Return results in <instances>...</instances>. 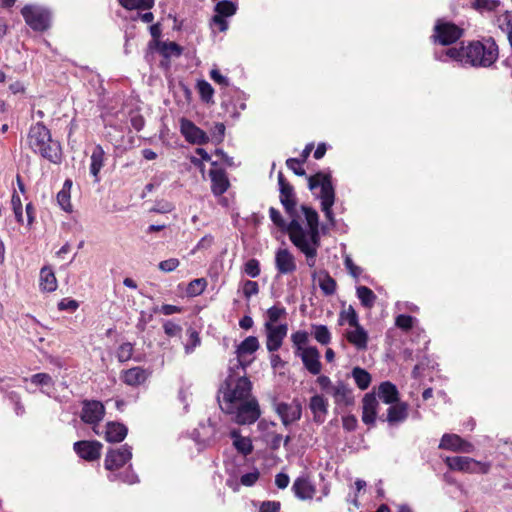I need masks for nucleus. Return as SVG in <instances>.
<instances>
[{
	"label": "nucleus",
	"mask_w": 512,
	"mask_h": 512,
	"mask_svg": "<svg viewBox=\"0 0 512 512\" xmlns=\"http://www.w3.org/2000/svg\"><path fill=\"white\" fill-rule=\"evenodd\" d=\"M251 382L245 376L231 373L218 391V403L221 410L234 415L238 424H252L260 416L258 402L251 396Z\"/></svg>",
	"instance_id": "f257e3e1"
},
{
	"label": "nucleus",
	"mask_w": 512,
	"mask_h": 512,
	"mask_svg": "<svg viewBox=\"0 0 512 512\" xmlns=\"http://www.w3.org/2000/svg\"><path fill=\"white\" fill-rule=\"evenodd\" d=\"M308 229L305 230L296 217H291L288 235L291 242L306 256L309 267L316 263L317 249L320 246L318 213L307 206H302Z\"/></svg>",
	"instance_id": "f03ea898"
},
{
	"label": "nucleus",
	"mask_w": 512,
	"mask_h": 512,
	"mask_svg": "<svg viewBox=\"0 0 512 512\" xmlns=\"http://www.w3.org/2000/svg\"><path fill=\"white\" fill-rule=\"evenodd\" d=\"M445 56L472 67H490L499 56L498 46L492 38L483 41L470 42L460 47H451L445 51Z\"/></svg>",
	"instance_id": "7ed1b4c3"
},
{
	"label": "nucleus",
	"mask_w": 512,
	"mask_h": 512,
	"mask_svg": "<svg viewBox=\"0 0 512 512\" xmlns=\"http://www.w3.org/2000/svg\"><path fill=\"white\" fill-rule=\"evenodd\" d=\"M28 145L36 153L52 163L61 161V146L52 140L49 129L42 123L31 126L28 133Z\"/></svg>",
	"instance_id": "20e7f679"
},
{
	"label": "nucleus",
	"mask_w": 512,
	"mask_h": 512,
	"mask_svg": "<svg viewBox=\"0 0 512 512\" xmlns=\"http://www.w3.org/2000/svg\"><path fill=\"white\" fill-rule=\"evenodd\" d=\"M308 186L311 191L320 188L318 197L321 200V208L325 217L330 222L334 221L332 206L335 202V191L331 180V175L318 172L308 177Z\"/></svg>",
	"instance_id": "39448f33"
},
{
	"label": "nucleus",
	"mask_w": 512,
	"mask_h": 512,
	"mask_svg": "<svg viewBox=\"0 0 512 512\" xmlns=\"http://www.w3.org/2000/svg\"><path fill=\"white\" fill-rule=\"evenodd\" d=\"M105 416L104 405L97 400H84L82 402V410L80 414L81 420L92 426L93 432L101 436L102 432L99 430V423Z\"/></svg>",
	"instance_id": "423d86ee"
},
{
	"label": "nucleus",
	"mask_w": 512,
	"mask_h": 512,
	"mask_svg": "<svg viewBox=\"0 0 512 512\" xmlns=\"http://www.w3.org/2000/svg\"><path fill=\"white\" fill-rule=\"evenodd\" d=\"M445 463L451 470H457L467 473L486 474L490 470L489 463H482L465 456L447 457Z\"/></svg>",
	"instance_id": "0eeeda50"
},
{
	"label": "nucleus",
	"mask_w": 512,
	"mask_h": 512,
	"mask_svg": "<svg viewBox=\"0 0 512 512\" xmlns=\"http://www.w3.org/2000/svg\"><path fill=\"white\" fill-rule=\"evenodd\" d=\"M21 12L26 23L32 29L43 31L49 27L50 15L48 11L36 6H25Z\"/></svg>",
	"instance_id": "6e6552de"
},
{
	"label": "nucleus",
	"mask_w": 512,
	"mask_h": 512,
	"mask_svg": "<svg viewBox=\"0 0 512 512\" xmlns=\"http://www.w3.org/2000/svg\"><path fill=\"white\" fill-rule=\"evenodd\" d=\"M278 184L280 190V202L290 217H296V196L293 186L288 183L282 172L278 173Z\"/></svg>",
	"instance_id": "1a4fd4ad"
},
{
	"label": "nucleus",
	"mask_w": 512,
	"mask_h": 512,
	"mask_svg": "<svg viewBox=\"0 0 512 512\" xmlns=\"http://www.w3.org/2000/svg\"><path fill=\"white\" fill-rule=\"evenodd\" d=\"M131 457V447L128 445H123L117 449H110L105 457V468L109 471H116L123 467Z\"/></svg>",
	"instance_id": "9d476101"
},
{
	"label": "nucleus",
	"mask_w": 512,
	"mask_h": 512,
	"mask_svg": "<svg viewBox=\"0 0 512 512\" xmlns=\"http://www.w3.org/2000/svg\"><path fill=\"white\" fill-rule=\"evenodd\" d=\"M266 331V347L269 352L277 351L283 343L284 338L288 332L287 324H272L265 323L264 325Z\"/></svg>",
	"instance_id": "9b49d317"
},
{
	"label": "nucleus",
	"mask_w": 512,
	"mask_h": 512,
	"mask_svg": "<svg viewBox=\"0 0 512 512\" xmlns=\"http://www.w3.org/2000/svg\"><path fill=\"white\" fill-rule=\"evenodd\" d=\"M434 37L442 45L456 42L462 36V29L450 22L439 21L434 28Z\"/></svg>",
	"instance_id": "f8f14e48"
},
{
	"label": "nucleus",
	"mask_w": 512,
	"mask_h": 512,
	"mask_svg": "<svg viewBox=\"0 0 512 512\" xmlns=\"http://www.w3.org/2000/svg\"><path fill=\"white\" fill-rule=\"evenodd\" d=\"M180 131L189 143L202 145L209 141L208 135L188 119H181Z\"/></svg>",
	"instance_id": "ddd939ff"
},
{
	"label": "nucleus",
	"mask_w": 512,
	"mask_h": 512,
	"mask_svg": "<svg viewBox=\"0 0 512 512\" xmlns=\"http://www.w3.org/2000/svg\"><path fill=\"white\" fill-rule=\"evenodd\" d=\"M103 445L98 441H77L73 448L79 457L86 461H95L100 458Z\"/></svg>",
	"instance_id": "4468645a"
},
{
	"label": "nucleus",
	"mask_w": 512,
	"mask_h": 512,
	"mask_svg": "<svg viewBox=\"0 0 512 512\" xmlns=\"http://www.w3.org/2000/svg\"><path fill=\"white\" fill-rule=\"evenodd\" d=\"M439 448L464 453H471L474 451V446L471 443L465 441L457 434L448 433L442 436Z\"/></svg>",
	"instance_id": "2eb2a0df"
},
{
	"label": "nucleus",
	"mask_w": 512,
	"mask_h": 512,
	"mask_svg": "<svg viewBox=\"0 0 512 512\" xmlns=\"http://www.w3.org/2000/svg\"><path fill=\"white\" fill-rule=\"evenodd\" d=\"M275 267L280 275L295 272L297 265L294 255L288 249H278L275 253Z\"/></svg>",
	"instance_id": "dca6fc26"
},
{
	"label": "nucleus",
	"mask_w": 512,
	"mask_h": 512,
	"mask_svg": "<svg viewBox=\"0 0 512 512\" xmlns=\"http://www.w3.org/2000/svg\"><path fill=\"white\" fill-rule=\"evenodd\" d=\"M296 356L300 357L304 367L313 375L320 374L322 364L320 362V353L316 347H307L300 351Z\"/></svg>",
	"instance_id": "f3484780"
},
{
	"label": "nucleus",
	"mask_w": 512,
	"mask_h": 512,
	"mask_svg": "<svg viewBox=\"0 0 512 512\" xmlns=\"http://www.w3.org/2000/svg\"><path fill=\"white\" fill-rule=\"evenodd\" d=\"M259 341L255 336H248L245 338L236 349V355L238 359L239 366L242 367L243 370L251 363V360L246 361V356L252 355L259 349Z\"/></svg>",
	"instance_id": "a211bd4d"
},
{
	"label": "nucleus",
	"mask_w": 512,
	"mask_h": 512,
	"mask_svg": "<svg viewBox=\"0 0 512 512\" xmlns=\"http://www.w3.org/2000/svg\"><path fill=\"white\" fill-rule=\"evenodd\" d=\"M336 405L338 406H350L354 403L353 391L348 384L343 381H337L331 391H328Z\"/></svg>",
	"instance_id": "6ab92c4d"
},
{
	"label": "nucleus",
	"mask_w": 512,
	"mask_h": 512,
	"mask_svg": "<svg viewBox=\"0 0 512 512\" xmlns=\"http://www.w3.org/2000/svg\"><path fill=\"white\" fill-rule=\"evenodd\" d=\"M347 341L357 350L364 351L367 349L369 336L367 331L359 324L345 331Z\"/></svg>",
	"instance_id": "aec40b11"
},
{
	"label": "nucleus",
	"mask_w": 512,
	"mask_h": 512,
	"mask_svg": "<svg viewBox=\"0 0 512 512\" xmlns=\"http://www.w3.org/2000/svg\"><path fill=\"white\" fill-rule=\"evenodd\" d=\"M362 421L366 425H374L377 416L378 401L374 394L368 393L362 401Z\"/></svg>",
	"instance_id": "412c9836"
},
{
	"label": "nucleus",
	"mask_w": 512,
	"mask_h": 512,
	"mask_svg": "<svg viewBox=\"0 0 512 512\" xmlns=\"http://www.w3.org/2000/svg\"><path fill=\"white\" fill-rule=\"evenodd\" d=\"M149 376L148 370L142 367H133L122 372L121 380L128 386L136 387L143 384Z\"/></svg>",
	"instance_id": "4be33fe9"
},
{
	"label": "nucleus",
	"mask_w": 512,
	"mask_h": 512,
	"mask_svg": "<svg viewBox=\"0 0 512 512\" xmlns=\"http://www.w3.org/2000/svg\"><path fill=\"white\" fill-rule=\"evenodd\" d=\"M209 176L211 178V190L214 195L220 196L227 191L229 180L223 169H211Z\"/></svg>",
	"instance_id": "5701e85b"
},
{
	"label": "nucleus",
	"mask_w": 512,
	"mask_h": 512,
	"mask_svg": "<svg viewBox=\"0 0 512 512\" xmlns=\"http://www.w3.org/2000/svg\"><path fill=\"white\" fill-rule=\"evenodd\" d=\"M127 427L119 422H108L105 426L104 438L107 442L118 443L125 439L127 436Z\"/></svg>",
	"instance_id": "b1692460"
},
{
	"label": "nucleus",
	"mask_w": 512,
	"mask_h": 512,
	"mask_svg": "<svg viewBox=\"0 0 512 512\" xmlns=\"http://www.w3.org/2000/svg\"><path fill=\"white\" fill-rule=\"evenodd\" d=\"M292 490L301 500L312 499L316 492L315 486L305 477L297 478L292 485Z\"/></svg>",
	"instance_id": "393cba45"
},
{
	"label": "nucleus",
	"mask_w": 512,
	"mask_h": 512,
	"mask_svg": "<svg viewBox=\"0 0 512 512\" xmlns=\"http://www.w3.org/2000/svg\"><path fill=\"white\" fill-rule=\"evenodd\" d=\"M312 277L314 281H317L324 295L331 296L336 292L337 283L326 270L314 272Z\"/></svg>",
	"instance_id": "a878e982"
},
{
	"label": "nucleus",
	"mask_w": 512,
	"mask_h": 512,
	"mask_svg": "<svg viewBox=\"0 0 512 512\" xmlns=\"http://www.w3.org/2000/svg\"><path fill=\"white\" fill-rule=\"evenodd\" d=\"M309 408L313 413L314 420L323 422L328 412V401L323 395L316 394L310 398Z\"/></svg>",
	"instance_id": "bb28decb"
},
{
	"label": "nucleus",
	"mask_w": 512,
	"mask_h": 512,
	"mask_svg": "<svg viewBox=\"0 0 512 512\" xmlns=\"http://www.w3.org/2000/svg\"><path fill=\"white\" fill-rule=\"evenodd\" d=\"M276 410L285 426L300 419L301 417V409L297 405L293 406L286 403H280L277 405Z\"/></svg>",
	"instance_id": "cd10ccee"
},
{
	"label": "nucleus",
	"mask_w": 512,
	"mask_h": 512,
	"mask_svg": "<svg viewBox=\"0 0 512 512\" xmlns=\"http://www.w3.org/2000/svg\"><path fill=\"white\" fill-rule=\"evenodd\" d=\"M90 173L94 177L95 182L99 181V172L104 166L105 152L100 145H96L91 154Z\"/></svg>",
	"instance_id": "c85d7f7f"
},
{
	"label": "nucleus",
	"mask_w": 512,
	"mask_h": 512,
	"mask_svg": "<svg viewBox=\"0 0 512 512\" xmlns=\"http://www.w3.org/2000/svg\"><path fill=\"white\" fill-rule=\"evenodd\" d=\"M407 405L405 403H393L388 408V413L386 418L380 417L382 421H387L390 424H394L397 422H401L407 418Z\"/></svg>",
	"instance_id": "c756f323"
},
{
	"label": "nucleus",
	"mask_w": 512,
	"mask_h": 512,
	"mask_svg": "<svg viewBox=\"0 0 512 512\" xmlns=\"http://www.w3.org/2000/svg\"><path fill=\"white\" fill-rule=\"evenodd\" d=\"M398 395L397 387L389 381L382 382L378 387V396L386 404L396 403Z\"/></svg>",
	"instance_id": "7c9ffc66"
},
{
	"label": "nucleus",
	"mask_w": 512,
	"mask_h": 512,
	"mask_svg": "<svg viewBox=\"0 0 512 512\" xmlns=\"http://www.w3.org/2000/svg\"><path fill=\"white\" fill-rule=\"evenodd\" d=\"M40 288L45 292H53L57 289V279L49 267H43L40 271Z\"/></svg>",
	"instance_id": "2f4dec72"
},
{
	"label": "nucleus",
	"mask_w": 512,
	"mask_h": 512,
	"mask_svg": "<svg viewBox=\"0 0 512 512\" xmlns=\"http://www.w3.org/2000/svg\"><path fill=\"white\" fill-rule=\"evenodd\" d=\"M72 187V182L70 180H66L63 184L62 189L57 193V203L62 210L65 212H72V204H71V195L70 190Z\"/></svg>",
	"instance_id": "473e14b6"
},
{
	"label": "nucleus",
	"mask_w": 512,
	"mask_h": 512,
	"mask_svg": "<svg viewBox=\"0 0 512 512\" xmlns=\"http://www.w3.org/2000/svg\"><path fill=\"white\" fill-rule=\"evenodd\" d=\"M230 435L233 439V446L238 452L245 456L252 452L253 446L249 438L242 437L236 430H233Z\"/></svg>",
	"instance_id": "72a5a7b5"
},
{
	"label": "nucleus",
	"mask_w": 512,
	"mask_h": 512,
	"mask_svg": "<svg viewBox=\"0 0 512 512\" xmlns=\"http://www.w3.org/2000/svg\"><path fill=\"white\" fill-rule=\"evenodd\" d=\"M200 98L206 104H214V89L206 80H198L196 84Z\"/></svg>",
	"instance_id": "f704fd0d"
},
{
	"label": "nucleus",
	"mask_w": 512,
	"mask_h": 512,
	"mask_svg": "<svg viewBox=\"0 0 512 512\" xmlns=\"http://www.w3.org/2000/svg\"><path fill=\"white\" fill-rule=\"evenodd\" d=\"M356 293L364 307L371 308L374 306L377 297L370 288L366 286H359L357 287Z\"/></svg>",
	"instance_id": "c9c22d12"
},
{
	"label": "nucleus",
	"mask_w": 512,
	"mask_h": 512,
	"mask_svg": "<svg viewBox=\"0 0 512 512\" xmlns=\"http://www.w3.org/2000/svg\"><path fill=\"white\" fill-rule=\"evenodd\" d=\"M352 377L361 390L367 389L371 383V375L360 367L353 368Z\"/></svg>",
	"instance_id": "e433bc0d"
},
{
	"label": "nucleus",
	"mask_w": 512,
	"mask_h": 512,
	"mask_svg": "<svg viewBox=\"0 0 512 512\" xmlns=\"http://www.w3.org/2000/svg\"><path fill=\"white\" fill-rule=\"evenodd\" d=\"M344 323H347L350 328L359 324L358 315L352 306H348L340 312L339 324L343 325Z\"/></svg>",
	"instance_id": "4c0bfd02"
},
{
	"label": "nucleus",
	"mask_w": 512,
	"mask_h": 512,
	"mask_svg": "<svg viewBox=\"0 0 512 512\" xmlns=\"http://www.w3.org/2000/svg\"><path fill=\"white\" fill-rule=\"evenodd\" d=\"M312 334L322 345H327L331 340V333L325 325H312Z\"/></svg>",
	"instance_id": "58836bf2"
},
{
	"label": "nucleus",
	"mask_w": 512,
	"mask_h": 512,
	"mask_svg": "<svg viewBox=\"0 0 512 512\" xmlns=\"http://www.w3.org/2000/svg\"><path fill=\"white\" fill-rule=\"evenodd\" d=\"M308 340L309 336L305 331H297L291 335V341L296 348L295 355L307 348L305 345L308 343Z\"/></svg>",
	"instance_id": "ea45409f"
},
{
	"label": "nucleus",
	"mask_w": 512,
	"mask_h": 512,
	"mask_svg": "<svg viewBox=\"0 0 512 512\" xmlns=\"http://www.w3.org/2000/svg\"><path fill=\"white\" fill-rule=\"evenodd\" d=\"M122 7L132 9H150L154 4V0H119Z\"/></svg>",
	"instance_id": "a19ab883"
},
{
	"label": "nucleus",
	"mask_w": 512,
	"mask_h": 512,
	"mask_svg": "<svg viewBox=\"0 0 512 512\" xmlns=\"http://www.w3.org/2000/svg\"><path fill=\"white\" fill-rule=\"evenodd\" d=\"M207 286L205 278H197L192 280L187 287V294L189 296H198L202 294Z\"/></svg>",
	"instance_id": "79ce46f5"
},
{
	"label": "nucleus",
	"mask_w": 512,
	"mask_h": 512,
	"mask_svg": "<svg viewBox=\"0 0 512 512\" xmlns=\"http://www.w3.org/2000/svg\"><path fill=\"white\" fill-rule=\"evenodd\" d=\"M29 381L35 386L40 387H52L54 386V381L52 377L47 373H37L32 375L29 378Z\"/></svg>",
	"instance_id": "37998d69"
},
{
	"label": "nucleus",
	"mask_w": 512,
	"mask_h": 512,
	"mask_svg": "<svg viewBox=\"0 0 512 512\" xmlns=\"http://www.w3.org/2000/svg\"><path fill=\"white\" fill-rule=\"evenodd\" d=\"M187 334L189 336L188 342L185 344V352L186 354H190L194 351L196 347L201 344V339L199 333L195 329H188Z\"/></svg>",
	"instance_id": "c03bdc74"
},
{
	"label": "nucleus",
	"mask_w": 512,
	"mask_h": 512,
	"mask_svg": "<svg viewBox=\"0 0 512 512\" xmlns=\"http://www.w3.org/2000/svg\"><path fill=\"white\" fill-rule=\"evenodd\" d=\"M215 11L218 13V15L220 16H231L235 13L236 11V6L233 2L231 1H228V0H224V1H220L216 4V7H215Z\"/></svg>",
	"instance_id": "a18cd8bd"
},
{
	"label": "nucleus",
	"mask_w": 512,
	"mask_h": 512,
	"mask_svg": "<svg viewBox=\"0 0 512 512\" xmlns=\"http://www.w3.org/2000/svg\"><path fill=\"white\" fill-rule=\"evenodd\" d=\"M269 215H270V219L271 221L279 228L281 229L282 231H285L288 233V227H289V224H287L285 222V220L283 219L281 213L274 207H271L269 209Z\"/></svg>",
	"instance_id": "49530a36"
},
{
	"label": "nucleus",
	"mask_w": 512,
	"mask_h": 512,
	"mask_svg": "<svg viewBox=\"0 0 512 512\" xmlns=\"http://www.w3.org/2000/svg\"><path fill=\"white\" fill-rule=\"evenodd\" d=\"M244 273L251 278H256L260 275V263L257 259H250L244 265Z\"/></svg>",
	"instance_id": "de8ad7c7"
},
{
	"label": "nucleus",
	"mask_w": 512,
	"mask_h": 512,
	"mask_svg": "<svg viewBox=\"0 0 512 512\" xmlns=\"http://www.w3.org/2000/svg\"><path fill=\"white\" fill-rule=\"evenodd\" d=\"M285 308L279 306H272L267 311L268 321L266 323L276 324V322L285 315Z\"/></svg>",
	"instance_id": "09e8293b"
},
{
	"label": "nucleus",
	"mask_w": 512,
	"mask_h": 512,
	"mask_svg": "<svg viewBox=\"0 0 512 512\" xmlns=\"http://www.w3.org/2000/svg\"><path fill=\"white\" fill-rule=\"evenodd\" d=\"M414 318L410 315L400 314L396 317L395 324L397 327L403 330H409L412 328Z\"/></svg>",
	"instance_id": "8fccbe9b"
},
{
	"label": "nucleus",
	"mask_w": 512,
	"mask_h": 512,
	"mask_svg": "<svg viewBox=\"0 0 512 512\" xmlns=\"http://www.w3.org/2000/svg\"><path fill=\"white\" fill-rule=\"evenodd\" d=\"M258 292H259V286H258L257 282L251 281V280H246L243 283V294L247 299L258 294Z\"/></svg>",
	"instance_id": "3c124183"
},
{
	"label": "nucleus",
	"mask_w": 512,
	"mask_h": 512,
	"mask_svg": "<svg viewBox=\"0 0 512 512\" xmlns=\"http://www.w3.org/2000/svg\"><path fill=\"white\" fill-rule=\"evenodd\" d=\"M163 329H164L165 334L169 337L178 336V335H180V333L182 331V328L180 325H178L175 322L170 321V320L166 321L163 324Z\"/></svg>",
	"instance_id": "603ef678"
},
{
	"label": "nucleus",
	"mask_w": 512,
	"mask_h": 512,
	"mask_svg": "<svg viewBox=\"0 0 512 512\" xmlns=\"http://www.w3.org/2000/svg\"><path fill=\"white\" fill-rule=\"evenodd\" d=\"M133 353V347L130 343H123L118 349V359L121 362L127 361L131 358Z\"/></svg>",
	"instance_id": "864d4df0"
},
{
	"label": "nucleus",
	"mask_w": 512,
	"mask_h": 512,
	"mask_svg": "<svg viewBox=\"0 0 512 512\" xmlns=\"http://www.w3.org/2000/svg\"><path fill=\"white\" fill-rule=\"evenodd\" d=\"M162 51L166 57L171 55L180 56L182 53V48L175 42H169L163 45Z\"/></svg>",
	"instance_id": "5fc2aeb1"
},
{
	"label": "nucleus",
	"mask_w": 512,
	"mask_h": 512,
	"mask_svg": "<svg viewBox=\"0 0 512 512\" xmlns=\"http://www.w3.org/2000/svg\"><path fill=\"white\" fill-rule=\"evenodd\" d=\"M302 161L297 158H289L286 160L287 167L298 176H304L305 170L301 167Z\"/></svg>",
	"instance_id": "6e6d98bb"
},
{
	"label": "nucleus",
	"mask_w": 512,
	"mask_h": 512,
	"mask_svg": "<svg viewBox=\"0 0 512 512\" xmlns=\"http://www.w3.org/2000/svg\"><path fill=\"white\" fill-rule=\"evenodd\" d=\"M180 262L177 258H170L164 261H161L158 265L159 269L163 272H172L174 271L178 266Z\"/></svg>",
	"instance_id": "4d7b16f0"
},
{
	"label": "nucleus",
	"mask_w": 512,
	"mask_h": 512,
	"mask_svg": "<svg viewBox=\"0 0 512 512\" xmlns=\"http://www.w3.org/2000/svg\"><path fill=\"white\" fill-rule=\"evenodd\" d=\"M259 472L257 470L246 473L241 476L240 482L242 485L250 487L256 483V481L259 479Z\"/></svg>",
	"instance_id": "13d9d810"
},
{
	"label": "nucleus",
	"mask_w": 512,
	"mask_h": 512,
	"mask_svg": "<svg viewBox=\"0 0 512 512\" xmlns=\"http://www.w3.org/2000/svg\"><path fill=\"white\" fill-rule=\"evenodd\" d=\"M79 307V304L76 300L64 298L58 303V309L60 311H75Z\"/></svg>",
	"instance_id": "bf43d9fd"
},
{
	"label": "nucleus",
	"mask_w": 512,
	"mask_h": 512,
	"mask_svg": "<svg viewBox=\"0 0 512 512\" xmlns=\"http://www.w3.org/2000/svg\"><path fill=\"white\" fill-rule=\"evenodd\" d=\"M280 502L278 501H264L259 509V512H280Z\"/></svg>",
	"instance_id": "052dcab7"
},
{
	"label": "nucleus",
	"mask_w": 512,
	"mask_h": 512,
	"mask_svg": "<svg viewBox=\"0 0 512 512\" xmlns=\"http://www.w3.org/2000/svg\"><path fill=\"white\" fill-rule=\"evenodd\" d=\"M344 264H345V267L347 268V270L349 271V273L357 278L360 276V274L362 273V270L360 267L356 266L352 259L350 257H346L345 258V261H344Z\"/></svg>",
	"instance_id": "680f3d73"
},
{
	"label": "nucleus",
	"mask_w": 512,
	"mask_h": 512,
	"mask_svg": "<svg viewBox=\"0 0 512 512\" xmlns=\"http://www.w3.org/2000/svg\"><path fill=\"white\" fill-rule=\"evenodd\" d=\"M213 243H214V237L211 234H208L199 240L195 249L196 250L208 249L209 247L212 246Z\"/></svg>",
	"instance_id": "e2e57ef3"
},
{
	"label": "nucleus",
	"mask_w": 512,
	"mask_h": 512,
	"mask_svg": "<svg viewBox=\"0 0 512 512\" xmlns=\"http://www.w3.org/2000/svg\"><path fill=\"white\" fill-rule=\"evenodd\" d=\"M210 77L214 82L218 83L219 85L228 86L229 84L228 79L225 76H223L217 69H212L210 71Z\"/></svg>",
	"instance_id": "0e129e2a"
},
{
	"label": "nucleus",
	"mask_w": 512,
	"mask_h": 512,
	"mask_svg": "<svg viewBox=\"0 0 512 512\" xmlns=\"http://www.w3.org/2000/svg\"><path fill=\"white\" fill-rule=\"evenodd\" d=\"M317 383L320 386V388L322 390L326 391L327 393H328V391H331V387L334 386V384H332L330 378L325 375L318 376Z\"/></svg>",
	"instance_id": "69168bd1"
},
{
	"label": "nucleus",
	"mask_w": 512,
	"mask_h": 512,
	"mask_svg": "<svg viewBox=\"0 0 512 512\" xmlns=\"http://www.w3.org/2000/svg\"><path fill=\"white\" fill-rule=\"evenodd\" d=\"M289 476L285 473H278L275 476V484L280 489H285L289 485Z\"/></svg>",
	"instance_id": "338daca9"
},
{
	"label": "nucleus",
	"mask_w": 512,
	"mask_h": 512,
	"mask_svg": "<svg viewBox=\"0 0 512 512\" xmlns=\"http://www.w3.org/2000/svg\"><path fill=\"white\" fill-rule=\"evenodd\" d=\"M173 210V205L169 202H159L156 204V206L152 209V211L158 212V213H169Z\"/></svg>",
	"instance_id": "774afa93"
}]
</instances>
